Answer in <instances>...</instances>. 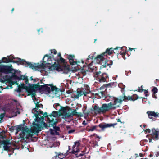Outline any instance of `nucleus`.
<instances>
[{
  "label": "nucleus",
  "instance_id": "1",
  "mask_svg": "<svg viewBox=\"0 0 159 159\" xmlns=\"http://www.w3.org/2000/svg\"><path fill=\"white\" fill-rule=\"evenodd\" d=\"M8 58V60H7V62H13L14 63H17L18 65L20 64L22 65H25L26 67H29V68L32 69H35L37 68H42L43 66H45L44 64L42 63L41 64L36 65L35 63L33 64L31 63L26 61L24 59H21L19 58H17V60H13L15 58L12 55H11L10 56H7Z\"/></svg>",
  "mask_w": 159,
  "mask_h": 159
},
{
  "label": "nucleus",
  "instance_id": "2",
  "mask_svg": "<svg viewBox=\"0 0 159 159\" xmlns=\"http://www.w3.org/2000/svg\"><path fill=\"white\" fill-rule=\"evenodd\" d=\"M47 57L48 59L47 60V63L49 65H51L49 67V70H55L57 71H63L66 72V73L69 71V67L65 65L64 66H61L59 64H56V62H52V57H49L48 55L46 54L43 58V61L44 63H46V61H44V59L45 57Z\"/></svg>",
  "mask_w": 159,
  "mask_h": 159
},
{
  "label": "nucleus",
  "instance_id": "3",
  "mask_svg": "<svg viewBox=\"0 0 159 159\" xmlns=\"http://www.w3.org/2000/svg\"><path fill=\"white\" fill-rule=\"evenodd\" d=\"M132 97L131 96L120 97L116 98L113 97H110V109H114L119 107L123 101H127L128 100H132Z\"/></svg>",
  "mask_w": 159,
  "mask_h": 159
},
{
  "label": "nucleus",
  "instance_id": "4",
  "mask_svg": "<svg viewBox=\"0 0 159 159\" xmlns=\"http://www.w3.org/2000/svg\"><path fill=\"white\" fill-rule=\"evenodd\" d=\"M108 55H109V48H108L106 50V51L102 54L98 55L96 57H94L93 56H91L90 57V59L92 60L94 59L95 60H96L97 61H98V62L101 63V62H103L104 61V64L102 65L101 66V68H103L106 67V65L109 66V64L107 63V62L108 61L105 60L104 61L105 59L104 57V56H107Z\"/></svg>",
  "mask_w": 159,
  "mask_h": 159
},
{
  "label": "nucleus",
  "instance_id": "5",
  "mask_svg": "<svg viewBox=\"0 0 159 159\" xmlns=\"http://www.w3.org/2000/svg\"><path fill=\"white\" fill-rule=\"evenodd\" d=\"M33 134H31L30 132V130L29 128H27L26 126L25 128H24L22 129V131L21 133H20L19 134V136L18 138V139H20V140H19L18 141H15V142L18 143L20 141L24 140L25 139L28 138L29 137H32Z\"/></svg>",
  "mask_w": 159,
  "mask_h": 159
},
{
  "label": "nucleus",
  "instance_id": "6",
  "mask_svg": "<svg viewBox=\"0 0 159 159\" xmlns=\"http://www.w3.org/2000/svg\"><path fill=\"white\" fill-rule=\"evenodd\" d=\"M0 72L6 74L12 73L16 74L17 70H16L12 68L11 65L10 66L0 65Z\"/></svg>",
  "mask_w": 159,
  "mask_h": 159
},
{
  "label": "nucleus",
  "instance_id": "7",
  "mask_svg": "<svg viewBox=\"0 0 159 159\" xmlns=\"http://www.w3.org/2000/svg\"><path fill=\"white\" fill-rule=\"evenodd\" d=\"M93 75L99 82H105L107 81L108 79V76L105 73H102L100 71L93 73Z\"/></svg>",
  "mask_w": 159,
  "mask_h": 159
},
{
  "label": "nucleus",
  "instance_id": "8",
  "mask_svg": "<svg viewBox=\"0 0 159 159\" xmlns=\"http://www.w3.org/2000/svg\"><path fill=\"white\" fill-rule=\"evenodd\" d=\"M80 145V142L76 141L75 142L74 144L72 146V151L71 152L69 151V153L75 154L76 157H79L83 156L84 154L83 151H81V153H79L80 152L79 147Z\"/></svg>",
  "mask_w": 159,
  "mask_h": 159
},
{
  "label": "nucleus",
  "instance_id": "9",
  "mask_svg": "<svg viewBox=\"0 0 159 159\" xmlns=\"http://www.w3.org/2000/svg\"><path fill=\"white\" fill-rule=\"evenodd\" d=\"M93 108L95 112L98 113L103 114L109 110V103L103 104L100 107H99L95 105Z\"/></svg>",
  "mask_w": 159,
  "mask_h": 159
},
{
  "label": "nucleus",
  "instance_id": "10",
  "mask_svg": "<svg viewBox=\"0 0 159 159\" xmlns=\"http://www.w3.org/2000/svg\"><path fill=\"white\" fill-rule=\"evenodd\" d=\"M73 109L69 107H61V108L59 109V111H62L61 115L66 118L72 117V110Z\"/></svg>",
  "mask_w": 159,
  "mask_h": 159
},
{
  "label": "nucleus",
  "instance_id": "11",
  "mask_svg": "<svg viewBox=\"0 0 159 159\" xmlns=\"http://www.w3.org/2000/svg\"><path fill=\"white\" fill-rule=\"evenodd\" d=\"M151 135L154 140H157L159 139V130L157 129H152L151 130Z\"/></svg>",
  "mask_w": 159,
  "mask_h": 159
},
{
  "label": "nucleus",
  "instance_id": "12",
  "mask_svg": "<svg viewBox=\"0 0 159 159\" xmlns=\"http://www.w3.org/2000/svg\"><path fill=\"white\" fill-rule=\"evenodd\" d=\"M120 50L121 49H122V52L120 51V54H121L122 55V57L123 58H124L123 57V55L125 54V47H117L116 48H115L114 50H115V51H114L113 50V48H110V54H112V53L114 52V53H118L116 51V50Z\"/></svg>",
  "mask_w": 159,
  "mask_h": 159
},
{
  "label": "nucleus",
  "instance_id": "13",
  "mask_svg": "<svg viewBox=\"0 0 159 159\" xmlns=\"http://www.w3.org/2000/svg\"><path fill=\"white\" fill-rule=\"evenodd\" d=\"M23 89H25L26 92L28 93V96L32 95V97H33L35 95L34 93H33V88L32 87H29L27 86H25L23 84V86L22 87Z\"/></svg>",
  "mask_w": 159,
  "mask_h": 159
},
{
  "label": "nucleus",
  "instance_id": "14",
  "mask_svg": "<svg viewBox=\"0 0 159 159\" xmlns=\"http://www.w3.org/2000/svg\"><path fill=\"white\" fill-rule=\"evenodd\" d=\"M21 72L20 71H18L17 70V72L16 74H17V75L20 76H18L16 75V74H13V76L16 79H17L19 80H24L26 79H27V77L28 76H25V75H20V73Z\"/></svg>",
  "mask_w": 159,
  "mask_h": 159
},
{
  "label": "nucleus",
  "instance_id": "15",
  "mask_svg": "<svg viewBox=\"0 0 159 159\" xmlns=\"http://www.w3.org/2000/svg\"><path fill=\"white\" fill-rule=\"evenodd\" d=\"M49 57H52V60H54V62H57V64H59V62H61V63H64L65 62V59L64 58H62L61 57L60 58V59L58 58L57 57H54L53 55H52L51 56H49Z\"/></svg>",
  "mask_w": 159,
  "mask_h": 159
},
{
  "label": "nucleus",
  "instance_id": "16",
  "mask_svg": "<svg viewBox=\"0 0 159 159\" xmlns=\"http://www.w3.org/2000/svg\"><path fill=\"white\" fill-rule=\"evenodd\" d=\"M48 85L51 88V91L54 93L55 94L62 92V90L61 89L55 86H54L53 84H49Z\"/></svg>",
  "mask_w": 159,
  "mask_h": 159
},
{
  "label": "nucleus",
  "instance_id": "17",
  "mask_svg": "<svg viewBox=\"0 0 159 159\" xmlns=\"http://www.w3.org/2000/svg\"><path fill=\"white\" fill-rule=\"evenodd\" d=\"M75 56L73 55H68L67 58L70 61V63L72 65L77 64V63H80V61H76L74 60Z\"/></svg>",
  "mask_w": 159,
  "mask_h": 159
},
{
  "label": "nucleus",
  "instance_id": "18",
  "mask_svg": "<svg viewBox=\"0 0 159 159\" xmlns=\"http://www.w3.org/2000/svg\"><path fill=\"white\" fill-rule=\"evenodd\" d=\"M53 119H52L51 120H47V121L48 122L47 123H45L44 122L43 124V126L46 128H48L49 127H52L53 125L55 124L56 122H52Z\"/></svg>",
  "mask_w": 159,
  "mask_h": 159
},
{
  "label": "nucleus",
  "instance_id": "19",
  "mask_svg": "<svg viewBox=\"0 0 159 159\" xmlns=\"http://www.w3.org/2000/svg\"><path fill=\"white\" fill-rule=\"evenodd\" d=\"M49 84H45L42 85L43 87L42 88L41 90L43 91H44L47 93H48L49 94L51 93V88L48 87Z\"/></svg>",
  "mask_w": 159,
  "mask_h": 159
},
{
  "label": "nucleus",
  "instance_id": "20",
  "mask_svg": "<svg viewBox=\"0 0 159 159\" xmlns=\"http://www.w3.org/2000/svg\"><path fill=\"white\" fill-rule=\"evenodd\" d=\"M98 125L95 126H87L86 128V129L88 131H93L95 130H98Z\"/></svg>",
  "mask_w": 159,
  "mask_h": 159
},
{
  "label": "nucleus",
  "instance_id": "21",
  "mask_svg": "<svg viewBox=\"0 0 159 159\" xmlns=\"http://www.w3.org/2000/svg\"><path fill=\"white\" fill-rule=\"evenodd\" d=\"M98 127L101 129L102 130H104L106 128L109 127V124L102 123L99 124Z\"/></svg>",
  "mask_w": 159,
  "mask_h": 159
},
{
  "label": "nucleus",
  "instance_id": "22",
  "mask_svg": "<svg viewBox=\"0 0 159 159\" xmlns=\"http://www.w3.org/2000/svg\"><path fill=\"white\" fill-rule=\"evenodd\" d=\"M147 113L148 114L149 118L150 119H152V117H156L158 116V114L154 111H148L147 112Z\"/></svg>",
  "mask_w": 159,
  "mask_h": 159
},
{
  "label": "nucleus",
  "instance_id": "23",
  "mask_svg": "<svg viewBox=\"0 0 159 159\" xmlns=\"http://www.w3.org/2000/svg\"><path fill=\"white\" fill-rule=\"evenodd\" d=\"M58 115V112L56 111H53L49 115V118L50 120L51 119H53L54 120H57L56 119H55V117L57 116Z\"/></svg>",
  "mask_w": 159,
  "mask_h": 159
},
{
  "label": "nucleus",
  "instance_id": "24",
  "mask_svg": "<svg viewBox=\"0 0 159 159\" xmlns=\"http://www.w3.org/2000/svg\"><path fill=\"white\" fill-rule=\"evenodd\" d=\"M72 117L73 116H78L79 117H81L82 116V115L81 112H78L76 111V110H74L73 109L72 110Z\"/></svg>",
  "mask_w": 159,
  "mask_h": 159
},
{
  "label": "nucleus",
  "instance_id": "25",
  "mask_svg": "<svg viewBox=\"0 0 159 159\" xmlns=\"http://www.w3.org/2000/svg\"><path fill=\"white\" fill-rule=\"evenodd\" d=\"M56 122L55 123V124L54 125L52 126V127H53V128L54 130L55 131H60V127L59 126H56V124H57L58 122V121L57 120H54L53 119V121L52 122Z\"/></svg>",
  "mask_w": 159,
  "mask_h": 159
},
{
  "label": "nucleus",
  "instance_id": "26",
  "mask_svg": "<svg viewBox=\"0 0 159 159\" xmlns=\"http://www.w3.org/2000/svg\"><path fill=\"white\" fill-rule=\"evenodd\" d=\"M34 111V115L35 117H36V120H37V119H38L39 118V116L40 114H43V111H38L36 110H35Z\"/></svg>",
  "mask_w": 159,
  "mask_h": 159
},
{
  "label": "nucleus",
  "instance_id": "27",
  "mask_svg": "<svg viewBox=\"0 0 159 159\" xmlns=\"http://www.w3.org/2000/svg\"><path fill=\"white\" fill-rule=\"evenodd\" d=\"M69 152L68 151H67L66 153L65 154H64L63 153H60L58 155H57V157L58 159H63L68 154V153L67 152Z\"/></svg>",
  "mask_w": 159,
  "mask_h": 159
},
{
  "label": "nucleus",
  "instance_id": "28",
  "mask_svg": "<svg viewBox=\"0 0 159 159\" xmlns=\"http://www.w3.org/2000/svg\"><path fill=\"white\" fill-rule=\"evenodd\" d=\"M95 95L99 96L100 97L102 98H106L105 94L104 93L103 91H98V93H95Z\"/></svg>",
  "mask_w": 159,
  "mask_h": 159
},
{
  "label": "nucleus",
  "instance_id": "29",
  "mask_svg": "<svg viewBox=\"0 0 159 159\" xmlns=\"http://www.w3.org/2000/svg\"><path fill=\"white\" fill-rule=\"evenodd\" d=\"M35 104V108L33 109V110H37L39 108H43V105L41 104H39V102H37L36 103L34 102Z\"/></svg>",
  "mask_w": 159,
  "mask_h": 159
},
{
  "label": "nucleus",
  "instance_id": "30",
  "mask_svg": "<svg viewBox=\"0 0 159 159\" xmlns=\"http://www.w3.org/2000/svg\"><path fill=\"white\" fill-rule=\"evenodd\" d=\"M39 130L36 126H34L33 128H31L30 132L32 133H38Z\"/></svg>",
  "mask_w": 159,
  "mask_h": 159
},
{
  "label": "nucleus",
  "instance_id": "31",
  "mask_svg": "<svg viewBox=\"0 0 159 159\" xmlns=\"http://www.w3.org/2000/svg\"><path fill=\"white\" fill-rule=\"evenodd\" d=\"M33 88L36 89H38L39 90H41L42 88L43 87L42 85H39V83L38 82L37 84H34L33 86Z\"/></svg>",
  "mask_w": 159,
  "mask_h": 159
},
{
  "label": "nucleus",
  "instance_id": "32",
  "mask_svg": "<svg viewBox=\"0 0 159 159\" xmlns=\"http://www.w3.org/2000/svg\"><path fill=\"white\" fill-rule=\"evenodd\" d=\"M10 140H3L1 141L0 143L1 144H3L4 145H8L10 144Z\"/></svg>",
  "mask_w": 159,
  "mask_h": 159
},
{
  "label": "nucleus",
  "instance_id": "33",
  "mask_svg": "<svg viewBox=\"0 0 159 159\" xmlns=\"http://www.w3.org/2000/svg\"><path fill=\"white\" fill-rule=\"evenodd\" d=\"M82 93L83 92L82 91H77V95H74V97L76 98H78L79 97H80L83 95Z\"/></svg>",
  "mask_w": 159,
  "mask_h": 159
},
{
  "label": "nucleus",
  "instance_id": "34",
  "mask_svg": "<svg viewBox=\"0 0 159 159\" xmlns=\"http://www.w3.org/2000/svg\"><path fill=\"white\" fill-rule=\"evenodd\" d=\"M24 123L23 125H19L17 126V127L16 128L17 132H18L20 130H22V129L24 128V127H22V126L24 125Z\"/></svg>",
  "mask_w": 159,
  "mask_h": 159
},
{
  "label": "nucleus",
  "instance_id": "35",
  "mask_svg": "<svg viewBox=\"0 0 159 159\" xmlns=\"http://www.w3.org/2000/svg\"><path fill=\"white\" fill-rule=\"evenodd\" d=\"M8 58L7 57H3L2 58V59L0 60V64L2 63H8V62H7V60H8Z\"/></svg>",
  "mask_w": 159,
  "mask_h": 159
},
{
  "label": "nucleus",
  "instance_id": "36",
  "mask_svg": "<svg viewBox=\"0 0 159 159\" xmlns=\"http://www.w3.org/2000/svg\"><path fill=\"white\" fill-rule=\"evenodd\" d=\"M44 118L42 116H41L40 118L39 117L37 120H36V117H35V118L34 119V120L35 121L39 123L43 121L44 120Z\"/></svg>",
  "mask_w": 159,
  "mask_h": 159
},
{
  "label": "nucleus",
  "instance_id": "37",
  "mask_svg": "<svg viewBox=\"0 0 159 159\" xmlns=\"http://www.w3.org/2000/svg\"><path fill=\"white\" fill-rule=\"evenodd\" d=\"M44 118H47V120H50V119L49 118V115H48V113L47 112H45L43 115V116Z\"/></svg>",
  "mask_w": 159,
  "mask_h": 159
},
{
  "label": "nucleus",
  "instance_id": "38",
  "mask_svg": "<svg viewBox=\"0 0 159 159\" xmlns=\"http://www.w3.org/2000/svg\"><path fill=\"white\" fill-rule=\"evenodd\" d=\"M87 90L89 91V92H86L84 91V92H83L82 94L83 95H84V96H86L87 94L89 93L90 92V91L89 89H87Z\"/></svg>",
  "mask_w": 159,
  "mask_h": 159
},
{
  "label": "nucleus",
  "instance_id": "39",
  "mask_svg": "<svg viewBox=\"0 0 159 159\" xmlns=\"http://www.w3.org/2000/svg\"><path fill=\"white\" fill-rule=\"evenodd\" d=\"M131 97H132V99H133V100H132V101L135 100L138 98V96L136 94L133 95V96Z\"/></svg>",
  "mask_w": 159,
  "mask_h": 159
},
{
  "label": "nucleus",
  "instance_id": "40",
  "mask_svg": "<svg viewBox=\"0 0 159 159\" xmlns=\"http://www.w3.org/2000/svg\"><path fill=\"white\" fill-rule=\"evenodd\" d=\"M157 91H158V89L156 87H154L153 88V89H152V92L154 94L157 93Z\"/></svg>",
  "mask_w": 159,
  "mask_h": 159
},
{
  "label": "nucleus",
  "instance_id": "41",
  "mask_svg": "<svg viewBox=\"0 0 159 159\" xmlns=\"http://www.w3.org/2000/svg\"><path fill=\"white\" fill-rule=\"evenodd\" d=\"M10 147L8 146V145H4L3 148L4 150L6 151H8Z\"/></svg>",
  "mask_w": 159,
  "mask_h": 159
},
{
  "label": "nucleus",
  "instance_id": "42",
  "mask_svg": "<svg viewBox=\"0 0 159 159\" xmlns=\"http://www.w3.org/2000/svg\"><path fill=\"white\" fill-rule=\"evenodd\" d=\"M5 113H1L0 114V121H1L3 119L4 117L5 116Z\"/></svg>",
  "mask_w": 159,
  "mask_h": 159
},
{
  "label": "nucleus",
  "instance_id": "43",
  "mask_svg": "<svg viewBox=\"0 0 159 159\" xmlns=\"http://www.w3.org/2000/svg\"><path fill=\"white\" fill-rule=\"evenodd\" d=\"M16 129V127L15 126H11V127L10 128H9L10 131H11V132H13V131Z\"/></svg>",
  "mask_w": 159,
  "mask_h": 159
},
{
  "label": "nucleus",
  "instance_id": "44",
  "mask_svg": "<svg viewBox=\"0 0 159 159\" xmlns=\"http://www.w3.org/2000/svg\"><path fill=\"white\" fill-rule=\"evenodd\" d=\"M117 85V83L116 82H113V83H110V87L111 86L112 87L113 86H115Z\"/></svg>",
  "mask_w": 159,
  "mask_h": 159
},
{
  "label": "nucleus",
  "instance_id": "45",
  "mask_svg": "<svg viewBox=\"0 0 159 159\" xmlns=\"http://www.w3.org/2000/svg\"><path fill=\"white\" fill-rule=\"evenodd\" d=\"M51 53H53V54L56 55L57 54V52L55 49H53L51 50Z\"/></svg>",
  "mask_w": 159,
  "mask_h": 159
},
{
  "label": "nucleus",
  "instance_id": "46",
  "mask_svg": "<svg viewBox=\"0 0 159 159\" xmlns=\"http://www.w3.org/2000/svg\"><path fill=\"white\" fill-rule=\"evenodd\" d=\"M83 113L84 115L85 116H88L89 115V113L88 112V111L86 110H84L83 109Z\"/></svg>",
  "mask_w": 159,
  "mask_h": 159
},
{
  "label": "nucleus",
  "instance_id": "47",
  "mask_svg": "<svg viewBox=\"0 0 159 159\" xmlns=\"http://www.w3.org/2000/svg\"><path fill=\"white\" fill-rule=\"evenodd\" d=\"M24 80H25V83L26 84H29V85L30 84H29V79L28 78V77H27V79H26Z\"/></svg>",
  "mask_w": 159,
  "mask_h": 159
},
{
  "label": "nucleus",
  "instance_id": "48",
  "mask_svg": "<svg viewBox=\"0 0 159 159\" xmlns=\"http://www.w3.org/2000/svg\"><path fill=\"white\" fill-rule=\"evenodd\" d=\"M33 124L34 126H36L37 127H39V125H38V124H37L36 123H35L34 122H33Z\"/></svg>",
  "mask_w": 159,
  "mask_h": 159
},
{
  "label": "nucleus",
  "instance_id": "49",
  "mask_svg": "<svg viewBox=\"0 0 159 159\" xmlns=\"http://www.w3.org/2000/svg\"><path fill=\"white\" fill-rule=\"evenodd\" d=\"M159 148V147L158 148ZM155 155H156V157H158L159 156V151H157V152H156L155 153Z\"/></svg>",
  "mask_w": 159,
  "mask_h": 159
},
{
  "label": "nucleus",
  "instance_id": "50",
  "mask_svg": "<svg viewBox=\"0 0 159 159\" xmlns=\"http://www.w3.org/2000/svg\"><path fill=\"white\" fill-rule=\"evenodd\" d=\"M131 72L130 71H125V73L127 75H128L129 74H130Z\"/></svg>",
  "mask_w": 159,
  "mask_h": 159
},
{
  "label": "nucleus",
  "instance_id": "51",
  "mask_svg": "<svg viewBox=\"0 0 159 159\" xmlns=\"http://www.w3.org/2000/svg\"><path fill=\"white\" fill-rule=\"evenodd\" d=\"M145 132L146 133H150V134H151V130H150L149 129H147L145 130Z\"/></svg>",
  "mask_w": 159,
  "mask_h": 159
},
{
  "label": "nucleus",
  "instance_id": "52",
  "mask_svg": "<svg viewBox=\"0 0 159 159\" xmlns=\"http://www.w3.org/2000/svg\"><path fill=\"white\" fill-rule=\"evenodd\" d=\"M74 131H75V130H74L72 129V130H69L68 131V133L69 134H71V133H73Z\"/></svg>",
  "mask_w": 159,
  "mask_h": 159
},
{
  "label": "nucleus",
  "instance_id": "53",
  "mask_svg": "<svg viewBox=\"0 0 159 159\" xmlns=\"http://www.w3.org/2000/svg\"><path fill=\"white\" fill-rule=\"evenodd\" d=\"M122 84H119V85H118V86H119V87H120V88H122V89H124V88H125V85H123V87H121V85H122Z\"/></svg>",
  "mask_w": 159,
  "mask_h": 159
},
{
  "label": "nucleus",
  "instance_id": "54",
  "mask_svg": "<svg viewBox=\"0 0 159 159\" xmlns=\"http://www.w3.org/2000/svg\"><path fill=\"white\" fill-rule=\"evenodd\" d=\"M33 80L34 81V82H36L38 81L39 80V79L37 78L34 79H33Z\"/></svg>",
  "mask_w": 159,
  "mask_h": 159
},
{
  "label": "nucleus",
  "instance_id": "55",
  "mask_svg": "<svg viewBox=\"0 0 159 159\" xmlns=\"http://www.w3.org/2000/svg\"><path fill=\"white\" fill-rule=\"evenodd\" d=\"M52 159H59L57 157V155L56 156L53 157Z\"/></svg>",
  "mask_w": 159,
  "mask_h": 159
},
{
  "label": "nucleus",
  "instance_id": "56",
  "mask_svg": "<svg viewBox=\"0 0 159 159\" xmlns=\"http://www.w3.org/2000/svg\"><path fill=\"white\" fill-rule=\"evenodd\" d=\"M144 92V93L145 94L146 96L147 97V93L148 92V91L147 90H145Z\"/></svg>",
  "mask_w": 159,
  "mask_h": 159
},
{
  "label": "nucleus",
  "instance_id": "57",
  "mask_svg": "<svg viewBox=\"0 0 159 159\" xmlns=\"http://www.w3.org/2000/svg\"><path fill=\"white\" fill-rule=\"evenodd\" d=\"M16 91L20 93L21 92V89H20L19 88L16 90Z\"/></svg>",
  "mask_w": 159,
  "mask_h": 159
},
{
  "label": "nucleus",
  "instance_id": "58",
  "mask_svg": "<svg viewBox=\"0 0 159 159\" xmlns=\"http://www.w3.org/2000/svg\"><path fill=\"white\" fill-rule=\"evenodd\" d=\"M87 123L86 122V121L85 120H84L83 121L82 124L83 125H87Z\"/></svg>",
  "mask_w": 159,
  "mask_h": 159
},
{
  "label": "nucleus",
  "instance_id": "59",
  "mask_svg": "<svg viewBox=\"0 0 159 159\" xmlns=\"http://www.w3.org/2000/svg\"><path fill=\"white\" fill-rule=\"evenodd\" d=\"M143 91V89H138V91L139 92H142Z\"/></svg>",
  "mask_w": 159,
  "mask_h": 159
},
{
  "label": "nucleus",
  "instance_id": "60",
  "mask_svg": "<svg viewBox=\"0 0 159 159\" xmlns=\"http://www.w3.org/2000/svg\"><path fill=\"white\" fill-rule=\"evenodd\" d=\"M116 123L111 124H110V127H111V126H113L114 125H116Z\"/></svg>",
  "mask_w": 159,
  "mask_h": 159
},
{
  "label": "nucleus",
  "instance_id": "61",
  "mask_svg": "<svg viewBox=\"0 0 159 159\" xmlns=\"http://www.w3.org/2000/svg\"><path fill=\"white\" fill-rule=\"evenodd\" d=\"M55 134L56 135H60V134L58 132H57V131H55Z\"/></svg>",
  "mask_w": 159,
  "mask_h": 159
},
{
  "label": "nucleus",
  "instance_id": "62",
  "mask_svg": "<svg viewBox=\"0 0 159 159\" xmlns=\"http://www.w3.org/2000/svg\"><path fill=\"white\" fill-rule=\"evenodd\" d=\"M92 65V63H90L89 65V67L90 68V69H91V70L92 69V68H91V66Z\"/></svg>",
  "mask_w": 159,
  "mask_h": 159
},
{
  "label": "nucleus",
  "instance_id": "63",
  "mask_svg": "<svg viewBox=\"0 0 159 159\" xmlns=\"http://www.w3.org/2000/svg\"><path fill=\"white\" fill-rule=\"evenodd\" d=\"M66 93L68 94H70L71 93L70 90H67L66 91Z\"/></svg>",
  "mask_w": 159,
  "mask_h": 159
},
{
  "label": "nucleus",
  "instance_id": "64",
  "mask_svg": "<svg viewBox=\"0 0 159 159\" xmlns=\"http://www.w3.org/2000/svg\"><path fill=\"white\" fill-rule=\"evenodd\" d=\"M90 57H91V55H89L88 56V57L87 58V61L88 60H89L90 59Z\"/></svg>",
  "mask_w": 159,
  "mask_h": 159
}]
</instances>
